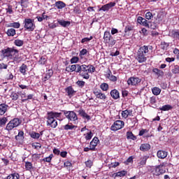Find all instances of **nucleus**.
Returning <instances> with one entry per match:
<instances>
[{
	"mask_svg": "<svg viewBox=\"0 0 179 179\" xmlns=\"http://www.w3.org/2000/svg\"><path fill=\"white\" fill-rule=\"evenodd\" d=\"M20 3L22 9H24L29 7V0H20Z\"/></svg>",
	"mask_w": 179,
	"mask_h": 179,
	"instance_id": "nucleus-43",
	"label": "nucleus"
},
{
	"mask_svg": "<svg viewBox=\"0 0 179 179\" xmlns=\"http://www.w3.org/2000/svg\"><path fill=\"white\" fill-rule=\"evenodd\" d=\"M9 27H14V29H19V27H20V23L19 22L10 23Z\"/></svg>",
	"mask_w": 179,
	"mask_h": 179,
	"instance_id": "nucleus-55",
	"label": "nucleus"
},
{
	"mask_svg": "<svg viewBox=\"0 0 179 179\" xmlns=\"http://www.w3.org/2000/svg\"><path fill=\"white\" fill-rule=\"evenodd\" d=\"M62 113L50 111L47 113V125H50L51 128H57L58 127V122L55 118H61Z\"/></svg>",
	"mask_w": 179,
	"mask_h": 179,
	"instance_id": "nucleus-2",
	"label": "nucleus"
},
{
	"mask_svg": "<svg viewBox=\"0 0 179 179\" xmlns=\"http://www.w3.org/2000/svg\"><path fill=\"white\" fill-rule=\"evenodd\" d=\"M120 166V162H114L109 164V169H115V167H118Z\"/></svg>",
	"mask_w": 179,
	"mask_h": 179,
	"instance_id": "nucleus-63",
	"label": "nucleus"
},
{
	"mask_svg": "<svg viewBox=\"0 0 179 179\" xmlns=\"http://www.w3.org/2000/svg\"><path fill=\"white\" fill-rule=\"evenodd\" d=\"M6 122H8V117H0V128H2V127H5L6 125Z\"/></svg>",
	"mask_w": 179,
	"mask_h": 179,
	"instance_id": "nucleus-41",
	"label": "nucleus"
},
{
	"mask_svg": "<svg viewBox=\"0 0 179 179\" xmlns=\"http://www.w3.org/2000/svg\"><path fill=\"white\" fill-rule=\"evenodd\" d=\"M173 106L168 104L163 106L162 108H159V110H161V111H169V110H171Z\"/></svg>",
	"mask_w": 179,
	"mask_h": 179,
	"instance_id": "nucleus-47",
	"label": "nucleus"
},
{
	"mask_svg": "<svg viewBox=\"0 0 179 179\" xmlns=\"http://www.w3.org/2000/svg\"><path fill=\"white\" fill-rule=\"evenodd\" d=\"M96 71V67L92 64L86 65L83 64L79 66L78 72L80 76L87 80L90 79V75L89 73H93Z\"/></svg>",
	"mask_w": 179,
	"mask_h": 179,
	"instance_id": "nucleus-1",
	"label": "nucleus"
},
{
	"mask_svg": "<svg viewBox=\"0 0 179 179\" xmlns=\"http://www.w3.org/2000/svg\"><path fill=\"white\" fill-rule=\"evenodd\" d=\"M58 23L59 24H60V26H62V27H66L67 26H69V24H71V22L65 20L58 21Z\"/></svg>",
	"mask_w": 179,
	"mask_h": 179,
	"instance_id": "nucleus-48",
	"label": "nucleus"
},
{
	"mask_svg": "<svg viewBox=\"0 0 179 179\" xmlns=\"http://www.w3.org/2000/svg\"><path fill=\"white\" fill-rule=\"evenodd\" d=\"M20 73H22V75H26V72H27V65L22 64L20 67Z\"/></svg>",
	"mask_w": 179,
	"mask_h": 179,
	"instance_id": "nucleus-39",
	"label": "nucleus"
},
{
	"mask_svg": "<svg viewBox=\"0 0 179 179\" xmlns=\"http://www.w3.org/2000/svg\"><path fill=\"white\" fill-rule=\"evenodd\" d=\"M6 34L8 37H13V36L16 34V30L13 28L8 29L6 31Z\"/></svg>",
	"mask_w": 179,
	"mask_h": 179,
	"instance_id": "nucleus-38",
	"label": "nucleus"
},
{
	"mask_svg": "<svg viewBox=\"0 0 179 179\" xmlns=\"http://www.w3.org/2000/svg\"><path fill=\"white\" fill-rule=\"evenodd\" d=\"M140 150L142 152H148V150H150V145L149 143H143L141 144L140 146Z\"/></svg>",
	"mask_w": 179,
	"mask_h": 179,
	"instance_id": "nucleus-32",
	"label": "nucleus"
},
{
	"mask_svg": "<svg viewBox=\"0 0 179 179\" xmlns=\"http://www.w3.org/2000/svg\"><path fill=\"white\" fill-rule=\"evenodd\" d=\"M125 127V122L122 120H116L110 127L111 131H118L120 129H122Z\"/></svg>",
	"mask_w": 179,
	"mask_h": 179,
	"instance_id": "nucleus-9",
	"label": "nucleus"
},
{
	"mask_svg": "<svg viewBox=\"0 0 179 179\" xmlns=\"http://www.w3.org/2000/svg\"><path fill=\"white\" fill-rule=\"evenodd\" d=\"M137 22L141 26H144V27H147V29H150V22L148 21L146 18L143 17H138Z\"/></svg>",
	"mask_w": 179,
	"mask_h": 179,
	"instance_id": "nucleus-14",
	"label": "nucleus"
},
{
	"mask_svg": "<svg viewBox=\"0 0 179 179\" xmlns=\"http://www.w3.org/2000/svg\"><path fill=\"white\" fill-rule=\"evenodd\" d=\"M106 78L107 79H109L110 82H117V80H118V78L113 75V72L110 69L108 70V72L106 75Z\"/></svg>",
	"mask_w": 179,
	"mask_h": 179,
	"instance_id": "nucleus-22",
	"label": "nucleus"
},
{
	"mask_svg": "<svg viewBox=\"0 0 179 179\" xmlns=\"http://www.w3.org/2000/svg\"><path fill=\"white\" fill-rule=\"evenodd\" d=\"M24 167L27 171H31V170H34V166H33V164L30 162H25Z\"/></svg>",
	"mask_w": 179,
	"mask_h": 179,
	"instance_id": "nucleus-34",
	"label": "nucleus"
},
{
	"mask_svg": "<svg viewBox=\"0 0 179 179\" xmlns=\"http://www.w3.org/2000/svg\"><path fill=\"white\" fill-rule=\"evenodd\" d=\"M52 75H54V71H52V69H48L47 73H45L42 80L43 82H47V80H48L49 79H51V78L52 77Z\"/></svg>",
	"mask_w": 179,
	"mask_h": 179,
	"instance_id": "nucleus-25",
	"label": "nucleus"
},
{
	"mask_svg": "<svg viewBox=\"0 0 179 179\" xmlns=\"http://www.w3.org/2000/svg\"><path fill=\"white\" fill-rule=\"evenodd\" d=\"M150 29L156 30V29H157V24L155 22H150Z\"/></svg>",
	"mask_w": 179,
	"mask_h": 179,
	"instance_id": "nucleus-58",
	"label": "nucleus"
},
{
	"mask_svg": "<svg viewBox=\"0 0 179 179\" xmlns=\"http://www.w3.org/2000/svg\"><path fill=\"white\" fill-rule=\"evenodd\" d=\"M134 29H135V26L132 25V24H129L127 25L124 28V33H129V31H132V30H134Z\"/></svg>",
	"mask_w": 179,
	"mask_h": 179,
	"instance_id": "nucleus-45",
	"label": "nucleus"
},
{
	"mask_svg": "<svg viewBox=\"0 0 179 179\" xmlns=\"http://www.w3.org/2000/svg\"><path fill=\"white\" fill-rule=\"evenodd\" d=\"M78 113L79 115H80V117H82L83 118H86L87 121H90L92 117H90V115L86 113V111H85L83 108H80L79 110H78Z\"/></svg>",
	"mask_w": 179,
	"mask_h": 179,
	"instance_id": "nucleus-26",
	"label": "nucleus"
},
{
	"mask_svg": "<svg viewBox=\"0 0 179 179\" xmlns=\"http://www.w3.org/2000/svg\"><path fill=\"white\" fill-rule=\"evenodd\" d=\"M73 13H75L76 15H80V13H82V10H80V6H76L73 8Z\"/></svg>",
	"mask_w": 179,
	"mask_h": 179,
	"instance_id": "nucleus-50",
	"label": "nucleus"
},
{
	"mask_svg": "<svg viewBox=\"0 0 179 179\" xmlns=\"http://www.w3.org/2000/svg\"><path fill=\"white\" fill-rule=\"evenodd\" d=\"M136 59L139 64H143V62H146V61H148V57L142 53H139V52H137Z\"/></svg>",
	"mask_w": 179,
	"mask_h": 179,
	"instance_id": "nucleus-21",
	"label": "nucleus"
},
{
	"mask_svg": "<svg viewBox=\"0 0 179 179\" xmlns=\"http://www.w3.org/2000/svg\"><path fill=\"white\" fill-rule=\"evenodd\" d=\"M71 64H78L79 62V57L74 56L70 59Z\"/></svg>",
	"mask_w": 179,
	"mask_h": 179,
	"instance_id": "nucleus-56",
	"label": "nucleus"
},
{
	"mask_svg": "<svg viewBox=\"0 0 179 179\" xmlns=\"http://www.w3.org/2000/svg\"><path fill=\"white\" fill-rule=\"evenodd\" d=\"M169 48V43H166V42H161V48L162 50H167V48Z\"/></svg>",
	"mask_w": 179,
	"mask_h": 179,
	"instance_id": "nucleus-62",
	"label": "nucleus"
},
{
	"mask_svg": "<svg viewBox=\"0 0 179 179\" xmlns=\"http://www.w3.org/2000/svg\"><path fill=\"white\" fill-rule=\"evenodd\" d=\"M15 141L20 143L24 141V132L23 131H19L18 134L15 137Z\"/></svg>",
	"mask_w": 179,
	"mask_h": 179,
	"instance_id": "nucleus-23",
	"label": "nucleus"
},
{
	"mask_svg": "<svg viewBox=\"0 0 179 179\" xmlns=\"http://www.w3.org/2000/svg\"><path fill=\"white\" fill-rule=\"evenodd\" d=\"M108 87L109 85L107 83H103L100 85V89H101L103 92H107V90H108Z\"/></svg>",
	"mask_w": 179,
	"mask_h": 179,
	"instance_id": "nucleus-44",
	"label": "nucleus"
},
{
	"mask_svg": "<svg viewBox=\"0 0 179 179\" xmlns=\"http://www.w3.org/2000/svg\"><path fill=\"white\" fill-rule=\"evenodd\" d=\"M65 92L67 94V96L68 97H69V99H72V97H73V96H75V94H76V91H75V90L71 85L66 87Z\"/></svg>",
	"mask_w": 179,
	"mask_h": 179,
	"instance_id": "nucleus-16",
	"label": "nucleus"
},
{
	"mask_svg": "<svg viewBox=\"0 0 179 179\" xmlns=\"http://www.w3.org/2000/svg\"><path fill=\"white\" fill-rule=\"evenodd\" d=\"M171 37L175 40H179V31L178 29H173L171 31Z\"/></svg>",
	"mask_w": 179,
	"mask_h": 179,
	"instance_id": "nucleus-36",
	"label": "nucleus"
},
{
	"mask_svg": "<svg viewBox=\"0 0 179 179\" xmlns=\"http://www.w3.org/2000/svg\"><path fill=\"white\" fill-rule=\"evenodd\" d=\"M129 163H134V157L130 156V157L124 162V164H127V166H128V164H129Z\"/></svg>",
	"mask_w": 179,
	"mask_h": 179,
	"instance_id": "nucleus-60",
	"label": "nucleus"
},
{
	"mask_svg": "<svg viewBox=\"0 0 179 179\" xmlns=\"http://www.w3.org/2000/svg\"><path fill=\"white\" fill-rule=\"evenodd\" d=\"M29 135L33 139H38L40 138V134L35 131H31Z\"/></svg>",
	"mask_w": 179,
	"mask_h": 179,
	"instance_id": "nucleus-49",
	"label": "nucleus"
},
{
	"mask_svg": "<svg viewBox=\"0 0 179 179\" xmlns=\"http://www.w3.org/2000/svg\"><path fill=\"white\" fill-rule=\"evenodd\" d=\"M145 19L147 20H150L151 19H153V14L150 11H148L145 13Z\"/></svg>",
	"mask_w": 179,
	"mask_h": 179,
	"instance_id": "nucleus-57",
	"label": "nucleus"
},
{
	"mask_svg": "<svg viewBox=\"0 0 179 179\" xmlns=\"http://www.w3.org/2000/svg\"><path fill=\"white\" fill-rule=\"evenodd\" d=\"M93 94L96 97V99H99V100H103V101H106V99H107L106 94L102 93L101 90L97 88L94 90Z\"/></svg>",
	"mask_w": 179,
	"mask_h": 179,
	"instance_id": "nucleus-12",
	"label": "nucleus"
},
{
	"mask_svg": "<svg viewBox=\"0 0 179 179\" xmlns=\"http://www.w3.org/2000/svg\"><path fill=\"white\" fill-rule=\"evenodd\" d=\"M142 82V79L138 77H130L127 80V85L129 86H137Z\"/></svg>",
	"mask_w": 179,
	"mask_h": 179,
	"instance_id": "nucleus-13",
	"label": "nucleus"
},
{
	"mask_svg": "<svg viewBox=\"0 0 179 179\" xmlns=\"http://www.w3.org/2000/svg\"><path fill=\"white\" fill-rule=\"evenodd\" d=\"M24 28L28 31H34L36 29V24H34V20L31 18H25L24 20Z\"/></svg>",
	"mask_w": 179,
	"mask_h": 179,
	"instance_id": "nucleus-6",
	"label": "nucleus"
},
{
	"mask_svg": "<svg viewBox=\"0 0 179 179\" xmlns=\"http://www.w3.org/2000/svg\"><path fill=\"white\" fill-rule=\"evenodd\" d=\"M84 136H85V138L86 141H90V139L93 138V132H92V131H90V132L87 133V134H84Z\"/></svg>",
	"mask_w": 179,
	"mask_h": 179,
	"instance_id": "nucleus-54",
	"label": "nucleus"
},
{
	"mask_svg": "<svg viewBox=\"0 0 179 179\" xmlns=\"http://www.w3.org/2000/svg\"><path fill=\"white\" fill-rule=\"evenodd\" d=\"M166 173V168L161 169L158 166H156L154 169H152V176L159 177V176H162Z\"/></svg>",
	"mask_w": 179,
	"mask_h": 179,
	"instance_id": "nucleus-11",
	"label": "nucleus"
},
{
	"mask_svg": "<svg viewBox=\"0 0 179 179\" xmlns=\"http://www.w3.org/2000/svg\"><path fill=\"white\" fill-rule=\"evenodd\" d=\"M18 87L21 89V90H29V85H25L23 84H18Z\"/></svg>",
	"mask_w": 179,
	"mask_h": 179,
	"instance_id": "nucleus-61",
	"label": "nucleus"
},
{
	"mask_svg": "<svg viewBox=\"0 0 179 179\" xmlns=\"http://www.w3.org/2000/svg\"><path fill=\"white\" fill-rule=\"evenodd\" d=\"M14 44L17 47H22L23 45V44H24V41H23V40H20V39H15L14 41Z\"/></svg>",
	"mask_w": 179,
	"mask_h": 179,
	"instance_id": "nucleus-46",
	"label": "nucleus"
},
{
	"mask_svg": "<svg viewBox=\"0 0 179 179\" xmlns=\"http://www.w3.org/2000/svg\"><path fill=\"white\" fill-rule=\"evenodd\" d=\"M152 92L154 96H159V94L162 93V90L157 87H155L152 89Z\"/></svg>",
	"mask_w": 179,
	"mask_h": 179,
	"instance_id": "nucleus-40",
	"label": "nucleus"
},
{
	"mask_svg": "<svg viewBox=\"0 0 179 179\" xmlns=\"http://www.w3.org/2000/svg\"><path fill=\"white\" fill-rule=\"evenodd\" d=\"M168 152L164 150H159L157 151V156L158 159H166L168 156Z\"/></svg>",
	"mask_w": 179,
	"mask_h": 179,
	"instance_id": "nucleus-28",
	"label": "nucleus"
},
{
	"mask_svg": "<svg viewBox=\"0 0 179 179\" xmlns=\"http://www.w3.org/2000/svg\"><path fill=\"white\" fill-rule=\"evenodd\" d=\"M52 157H54L53 154H50L49 157H45L42 159L43 162H45L46 163H51V161L52 160Z\"/></svg>",
	"mask_w": 179,
	"mask_h": 179,
	"instance_id": "nucleus-51",
	"label": "nucleus"
},
{
	"mask_svg": "<svg viewBox=\"0 0 179 179\" xmlns=\"http://www.w3.org/2000/svg\"><path fill=\"white\" fill-rule=\"evenodd\" d=\"M110 94L113 100H118V99H120V92H118V90H112Z\"/></svg>",
	"mask_w": 179,
	"mask_h": 179,
	"instance_id": "nucleus-27",
	"label": "nucleus"
},
{
	"mask_svg": "<svg viewBox=\"0 0 179 179\" xmlns=\"http://www.w3.org/2000/svg\"><path fill=\"white\" fill-rule=\"evenodd\" d=\"M6 12L7 15H12V13H13V6L10 5H8V8H6Z\"/></svg>",
	"mask_w": 179,
	"mask_h": 179,
	"instance_id": "nucleus-53",
	"label": "nucleus"
},
{
	"mask_svg": "<svg viewBox=\"0 0 179 179\" xmlns=\"http://www.w3.org/2000/svg\"><path fill=\"white\" fill-rule=\"evenodd\" d=\"M127 173L128 171L123 170L113 173V177H115V178H116V177H125V176H127Z\"/></svg>",
	"mask_w": 179,
	"mask_h": 179,
	"instance_id": "nucleus-30",
	"label": "nucleus"
},
{
	"mask_svg": "<svg viewBox=\"0 0 179 179\" xmlns=\"http://www.w3.org/2000/svg\"><path fill=\"white\" fill-rule=\"evenodd\" d=\"M66 6V3L62 1H56L55 3V7L57 8V9H64Z\"/></svg>",
	"mask_w": 179,
	"mask_h": 179,
	"instance_id": "nucleus-29",
	"label": "nucleus"
},
{
	"mask_svg": "<svg viewBox=\"0 0 179 179\" xmlns=\"http://www.w3.org/2000/svg\"><path fill=\"white\" fill-rule=\"evenodd\" d=\"M103 41L105 44H107V45H108V47H113V45H115V43H117V41L114 39V37H113V36L108 31L104 32Z\"/></svg>",
	"mask_w": 179,
	"mask_h": 179,
	"instance_id": "nucleus-5",
	"label": "nucleus"
},
{
	"mask_svg": "<svg viewBox=\"0 0 179 179\" xmlns=\"http://www.w3.org/2000/svg\"><path fill=\"white\" fill-rule=\"evenodd\" d=\"M150 51H153V46L143 45L138 49V52H139L140 54H142L145 57H148V55L150 54Z\"/></svg>",
	"mask_w": 179,
	"mask_h": 179,
	"instance_id": "nucleus-7",
	"label": "nucleus"
},
{
	"mask_svg": "<svg viewBox=\"0 0 179 179\" xmlns=\"http://www.w3.org/2000/svg\"><path fill=\"white\" fill-rule=\"evenodd\" d=\"M152 72H153V73H155V75L158 76V78H160V76L161 77L164 76V72H163V71H162L157 68L153 69Z\"/></svg>",
	"mask_w": 179,
	"mask_h": 179,
	"instance_id": "nucleus-31",
	"label": "nucleus"
},
{
	"mask_svg": "<svg viewBox=\"0 0 179 179\" xmlns=\"http://www.w3.org/2000/svg\"><path fill=\"white\" fill-rule=\"evenodd\" d=\"M19 94L20 92H12L10 97L13 101H16L17 100H19Z\"/></svg>",
	"mask_w": 179,
	"mask_h": 179,
	"instance_id": "nucleus-35",
	"label": "nucleus"
},
{
	"mask_svg": "<svg viewBox=\"0 0 179 179\" xmlns=\"http://www.w3.org/2000/svg\"><path fill=\"white\" fill-rule=\"evenodd\" d=\"M20 124H22V120L17 117H15L6 124L5 129L8 132H10L14 128H17Z\"/></svg>",
	"mask_w": 179,
	"mask_h": 179,
	"instance_id": "nucleus-4",
	"label": "nucleus"
},
{
	"mask_svg": "<svg viewBox=\"0 0 179 179\" xmlns=\"http://www.w3.org/2000/svg\"><path fill=\"white\" fill-rule=\"evenodd\" d=\"M87 54V49H83L81 51H80V57L82 58L84 55H86Z\"/></svg>",
	"mask_w": 179,
	"mask_h": 179,
	"instance_id": "nucleus-64",
	"label": "nucleus"
},
{
	"mask_svg": "<svg viewBox=\"0 0 179 179\" xmlns=\"http://www.w3.org/2000/svg\"><path fill=\"white\" fill-rule=\"evenodd\" d=\"M20 175L18 173H13L8 175L5 179H20Z\"/></svg>",
	"mask_w": 179,
	"mask_h": 179,
	"instance_id": "nucleus-33",
	"label": "nucleus"
},
{
	"mask_svg": "<svg viewBox=\"0 0 179 179\" xmlns=\"http://www.w3.org/2000/svg\"><path fill=\"white\" fill-rule=\"evenodd\" d=\"M122 117L127 120L128 117H134V110L132 109H126L122 111Z\"/></svg>",
	"mask_w": 179,
	"mask_h": 179,
	"instance_id": "nucleus-19",
	"label": "nucleus"
},
{
	"mask_svg": "<svg viewBox=\"0 0 179 179\" xmlns=\"http://www.w3.org/2000/svg\"><path fill=\"white\" fill-rule=\"evenodd\" d=\"M76 85H77L78 87H80V89H83V87H85V85H86V83L83 80H78L76 83Z\"/></svg>",
	"mask_w": 179,
	"mask_h": 179,
	"instance_id": "nucleus-52",
	"label": "nucleus"
},
{
	"mask_svg": "<svg viewBox=\"0 0 179 179\" xmlns=\"http://www.w3.org/2000/svg\"><path fill=\"white\" fill-rule=\"evenodd\" d=\"M69 121H78V115L74 111L62 110Z\"/></svg>",
	"mask_w": 179,
	"mask_h": 179,
	"instance_id": "nucleus-8",
	"label": "nucleus"
},
{
	"mask_svg": "<svg viewBox=\"0 0 179 179\" xmlns=\"http://www.w3.org/2000/svg\"><path fill=\"white\" fill-rule=\"evenodd\" d=\"M127 139H131V141H136V136H134L132 131H127L126 134Z\"/></svg>",
	"mask_w": 179,
	"mask_h": 179,
	"instance_id": "nucleus-37",
	"label": "nucleus"
},
{
	"mask_svg": "<svg viewBox=\"0 0 179 179\" xmlns=\"http://www.w3.org/2000/svg\"><path fill=\"white\" fill-rule=\"evenodd\" d=\"M148 159H149V156L144 155L140 158L138 161V168L142 169L144 166H146V162H148Z\"/></svg>",
	"mask_w": 179,
	"mask_h": 179,
	"instance_id": "nucleus-15",
	"label": "nucleus"
},
{
	"mask_svg": "<svg viewBox=\"0 0 179 179\" xmlns=\"http://www.w3.org/2000/svg\"><path fill=\"white\" fill-rule=\"evenodd\" d=\"M115 6V2H110L108 3H106L101 6V8H99V11L103 10V12H106L107 10H110L111 8H114Z\"/></svg>",
	"mask_w": 179,
	"mask_h": 179,
	"instance_id": "nucleus-18",
	"label": "nucleus"
},
{
	"mask_svg": "<svg viewBox=\"0 0 179 179\" xmlns=\"http://www.w3.org/2000/svg\"><path fill=\"white\" fill-rule=\"evenodd\" d=\"M75 128H78V126H75V125H73L72 124H67L64 126V129L65 131L72 130V129H73Z\"/></svg>",
	"mask_w": 179,
	"mask_h": 179,
	"instance_id": "nucleus-42",
	"label": "nucleus"
},
{
	"mask_svg": "<svg viewBox=\"0 0 179 179\" xmlns=\"http://www.w3.org/2000/svg\"><path fill=\"white\" fill-rule=\"evenodd\" d=\"M91 40H93V36H90V38H83L81 40L82 44H85V43H89Z\"/></svg>",
	"mask_w": 179,
	"mask_h": 179,
	"instance_id": "nucleus-59",
	"label": "nucleus"
},
{
	"mask_svg": "<svg viewBox=\"0 0 179 179\" xmlns=\"http://www.w3.org/2000/svg\"><path fill=\"white\" fill-rule=\"evenodd\" d=\"M80 64L69 65L66 68V72H76L78 73L79 71Z\"/></svg>",
	"mask_w": 179,
	"mask_h": 179,
	"instance_id": "nucleus-20",
	"label": "nucleus"
},
{
	"mask_svg": "<svg viewBox=\"0 0 179 179\" xmlns=\"http://www.w3.org/2000/svg\"><path fill=\"white\" fill-rule=\"evenodd\" d=\"M9 106L5 103L0 104V115H5V113L8 111Z\"/></svg>",
	"mask_w": 179,
	"mask_h": 179,
	"instance_id": "nucleus-24",
	"label": "nucleus"
},
{
	"mask_svg": "<svg viewBox=\"0 0 179 179\" xmlns=\"http://www.w3.org/2000/svg\"><path fill=\"white\" fill-rule=\"evenodd\" d=\"M19 54V50L15 49V47L13 48H6L1 50V57L3 59L8 58V59H13V57Z\"/></svg>",
	"mask_w": 179,
	"mask_h": 179,
	"instance_id": "nucleus-3",
	"label": "nucleus"
},
{
	"mask_svg": "<svg viewBox=\"0 0 179 179\" xmlns=\"http://www.w3.org/2000/svg\"><path fill=\"white\" fill-rule=\"evenodd\" d=\"M20 96L21 97V103H26V101H28V100H31L33 97H34V94H27L26 92L24 91H20Z\"/></svg>",
	"mask_w": 179,
	"mask_h": 179,
	"instance_id": "nucleus-10",
	"label": "nucleus"
},
{
	"mask_svg": "<svg viewBox=\"0 0 179 179\" xmlns=\"http://www.w3.org/2000/svg\"><path fill=\"white\" fill-rule=\"evenodd\" d=\"M99 142H100L99 138L95 136L90 143V148H91L92 152L96 150V147L99 145Z\"/></svg>",
	"mask_w": 179,
	"mask_h": 179,
	"instance_id": "nucleus-17",
	"label": "nucleus"
}]
</instances>
